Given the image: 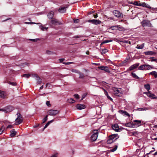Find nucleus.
<instances>
[{
	"mask_svg": "<svg viewBox=\"0 0 157 157\" xmlns=\"http://www.w3.org/2000/svg\"><path fill=\"white\" fill-rule=\"evenodd\" d=\"M17 117L15 120V124L18 125L20 124L22 122L23 119L22 116L20 113H17Z\"/></svg>",
	"mask_w": 157,
	"mask_h": 157,
	"instance_id": "f257e3e1",
	"label": "nucleus"
},
{
	"mask_svg": "<svg viewBox=\"0 0 157 157\" xmlns=\"http://www.w3.org/2000/svg\"><path fill=\"white\" fill-rule=\"evenodd\" d=\"M98 132L97 130H94L93 131V134L91 136L90 139L91 141H94L97 139Z\"/></svg>",
	"mask_w": 157,
	"mask_h": 157,
	"instance_id": "f03ea898",
	"label": "nucleus"
},
{
	"mask_svg": "<svg viewBox=\"0 0 157 157\" xmlns=\"http://www.w3.org/2000/svg\"><path fill=\"white\" fill-rule=\"evenodd\" d=\"M13 109V107L11 106H8L3 108L0 109V111L5 113L10 112Z\"/></svg>",
	"mask_w": 157,
	"mask_h": 157,
	"instance_id": "7ed1b4c3",
	"label": "nucleus"
},
{
	"mask_svg": "<svg viewBox=\"0 0 157 157\" xmlns=\"http://www.w3.org/2000/svg\"><path fill=\"white\" fill-rule=\"evenodd\" d=\"M59 113V111L58 110L50 109L49 110L48 112V114L52 116H54L58 114Z\"/></svg>",
	"mask_w": 157,
	"mask_h": 157,
	"instance_id": "20e7f679",
	"label": "nucleus"
},
{
	"mask_svg": "<svg viewBox=\"0 0 157 157\" xmlns=\"http://www.w3.org/2000/svg\"><path fill=\"white\" fill-rule=\"evenodd\" d=\"M113 13L115 16L117 17L122 18L123 17V14L118 10H114L113 11Z\"/></svg>",
	"mask_w": 157,
	"mask_h": 157,
	"instance_id": "39448f33",
	"label": "nucleus"
},
{
	"mask_svg": "<svg viewBox=\"0 0 157 157\" xmlns=\"http://www.w3.org/2000/svg\"><path fill=\"white\" fill-rule=\"evenodd\" d=\"M87 22L95 25H98L101 23V21L97 19L89 20L87 21Z\"/></svg>",
	"mask_w": 157,
	"mask_h": 157,
	"instance_id": "423d86ee",
	"label": "nucleus"
},
{
	"mask_svg": "<svg viewBox=\"0 0 157 157\" xmlns=\"http://www.w3.org/2000/svg\"><path fill=\"white\" fill-rule=\"evenodd\" d=\"M133 4L135 5L139 6H142L144 7H147V6L146 5V4L144 2H141L140 1L134 2Z\"/></svg>",
	"mask_w": 157,
	"mask_h": 157,
	"instance_id": "0eeeda50",
	"label": "nucleus"
},
{
	"mask_svg": "<svg viewBox=\"0 0 157 157\" xmlns=\"http://www.w3.org/2000/svg\"><path fill=\"white\" fill-rule=\"evenodd\" d=\"M134 123L133 124V127H138L141 125V121L135 120L133 121Z\"/></svg>",
	"mask_w": 157,
	"mask_h": 157,
	"instance_id": "6e6552de",
	"label": "nucleus"
},
{
	"mask_svg": "<svg viewBox=\"0 0 157 157\" xmlns=\"http://www.w3.org/2000/svg\"><path fill=\"white\" fill-rule=\"evenodd\" d=\"M98 68L100 70L105 71L106 72H110L109 69L107 66H100L98 67Z\"/></svg>",
	"mask_w": 157,
	"mask_h": 157,
	"instance_id": "1a4fd4ad",
	"label": "nucleus"
},
{
	"mask_svg": "<svg viewBox=\"0 0 157 157\" xmlns=\"http://www.w3.org/2000/svg\"><path fill=\"white\" fill-rule=\"evenodd\" d=\"M6 96V93L4 91L0 90V98H5Z\"/></svg>",
	"mask_w": 157,
	"mask_h": 157,
	"instance_id": "9d476101",
	"label": "nucleus"
},
{
	"mask_svg": "<svg viewBox=\"0 0 157 157\" xmlns=\"http://www.w3.org/2000/svg\"><path fill=\"white\" fill-rule=\"evenodd\" d=\"M148 97L152 99H155L157 98L155 94H151L150 91H148Z\"/></svg>",
	"mask_w": 157,
	"mask_h": 157,
	"instance_id": "9b49d317",
	"label": "nucleus"
},
{
	"mask_svg": "<svg viewBox=\"0 0 157 157\" xmlns=\"http://www.w3.org/2000/svg\"><path fill=\"white\" fill-rule=\"evenodd\" d=\"M157 10V8L151 7L150 6L148 5V11H150L151 13L155 12Z\"/></svg>",
	"mask_w": 157,
	"mask_h": 157,
	"instance_id": "f8f14e48",
	"label": "nucleus"
},
{
	"mask_svg": "<svg viewBox=\"0 0 157 157\" xmlns=\"http://www.w3.org/2000/svg\"><path fill=\"white\" fill-rule=\"evenodd\" d=\"M77 109H85L86 108L85 106L84 105H81L78 104L76 105V106Z\"/></svg>",
	"mask_w": 157,
	"mask_h": 157,
	"instance_id": "ddd939ff",
	"label": "nucleus"
},
{
	"mask_svg": "<svg viewBox=\"0 0 157 157\" xmlns=\"http://www.w3.org/2000/svg\"><path fill=\"white\" fill-rule=\"evenodd\" d=\"M139 63H136L132 65L129 68V70L132 71L133 70L136 68L138 67V66L139 65Z\"/></svg>",
	"mask_w": 157,
	"mask_h": 157,
	"instance_id": "4468645a",
	"label": "nucleus"
},
{
	"mask_svg": "<svg viewBox=\"0 0 157 157\" xmlns=\"http://www.w3.org/2000/svg\"><path fill=\"white\" fill-rule=\"evenodd\" d=\"M112 128L113 129L116 131H119V128L118 124H115L112 125Z\"/></svg>",
	"mask_w": 157,
	"mask_h": 157,
	"instance_id": "2eb2a0df",
	"label": "nucleus"
},
{
	"mask_svg": "<svg viewBox=\"0 0 157 157\" xmlns=\"http://www.w3.org/2000/svg\"><path fill=\"white\" fill-rule=\"evenodd\" d=\"M67 8V7H60L59 10L58 11L59 12L61 13H65L66 11V9Z\"/></svg>",
	"mask_w": 157,
	"mask_h": 157,
	"instance_id": "dca6fc26",
	"label": "nucleus"
},
{
	"mask_svg": "<svg viewBox=\"0 0 157 157\" xmlns=\"http://www.w3.org/2000/svg\"><path fill=\"white\" fill-rule=\"evenodd\" d=\"M51 22L52 24L54 25H58L60 24V22H59L57 19L55 18L52 19L51 20Z\"/></svg>",
	"mask_w": 157,
	"mask_h": 157,
	"instance_id": "f3484780",
	"label": "nucleus"
},
{
	"mask_svg": "<svg viewBox=\"0 0 157 157\" xmlns=\"http://www.w3.org/2000/svg\"><path fill=\"white\" fill-rule=\"evenodd\" d=\"M54 13L53 11L50 12L48 14V17L49 18L52 19L53 17Z\"/></svg>",
	"mask_w": 157,
	"mask_h": 157,
	"instance_id": "a211bd4d",
	"label": "nucleus"
},
{
	"mask_svg": "<svg viewBox=\"0 0 157 157\" xmlns=\"http://www.w3.org/2000/svg\"><path fill=\"white\" fill-rule=\"evenodd\" d=\"M119 112L121 113L122 114H124V115H127L128 117L130 116L129 114L125 111L121 110L119 111Z\"/></svg>",
	"mask_w": 157,
	"mask_h": 157,
	"instance_id": "6ab92c4d",
	"label": "nucleus"
},
{
	"mask_svg": "<svg viewBox=\"0 0 157 157\" xmlns=\"http://www.w3.org/2000/svg\"><path fill=\"white\" fill-rule=\"evenodd\" d=\"M16 132L14 129H13L10 132V136L11 137H13L16 135Z\"/></svg>",
	"mask_w": 157,
	"mask_h": 157,
	"instance_id": "aec40b11",
	"label": "nucleus"
},
{
	"mask_svg": "<svg viewBox=\"0 0 157 157\" xmlns=\"http://www.w3.org/2000/svg\"><path fill=\"white\" fill-rule=\"evenodd\" d=\"M34 76L36 78V80L37 81V82L39 84H40L41 82V79L37 75H34Z\"/></svg>",
	"mask_w": 157,
	"mask_h": 157,
	"instance_id": "412c9836",
	"label": "nucleus"
},
{
	"mask_svg": "<svg viewBox=\"0 0 157 157\" xmlns=\"http://www.w3.org/2000/svg\"><path fill=\"white\" fill-rule=\"evenodd\" d=\"M118 137V135L117 134H113L111 135L110 136H109V138L110 139H112L113 140L115 138H116L115 139H117V137Z\"/></svg>",
	"mask_w": 157,
	"mask_h": 157,
	"instance_id": "4be33fe9",
	"label": "nucleus"
},
{
	"mask_svg": "<svg viewBox=\"0 0 157 157\" xmlns=\"http://www.w3.org/2000/svg\"><path fill=\"white\" fill-rule=\"evenodd\" d=\"M146 67H147V65H142L139 67V69L140 70H144L145 69Z\"/></svg>",
	"mask_w": 157,
	"mask_h": 157,
	"instance_id": "5701e85b",
	"label": "nucleus"
},
{
	"mask_svg": "<svg viewBox=\"0 0 157 157\" xmlns=\"http://www.w3.org/2000/svg\"><path fill=\"white\" fill-rule=\"evenodd\" d=\"M149 75H154L155 78L157 77V72L155 71H152L149 73Z\"/></svg>",
	"mask_w": 157,
	"mask_h": 157,
	"instance_id": "b1692460",
	"label": "nucleus"
},
{
	"mask_svg": "<svg viewBox=\"0 0 157 157\" xmlns=\"http://www.w3.org/2000/svg\"><path fill=\"white\" fill-rule=\"evenodd\" d=\"M142 24L144 27L147 26V21L146 20H143L142 22Z\"/></svg>",
	"mask_w": 157,
	"mask_h": 157,
	"instance_id": "393cba45",
	"label": "nucleus"
},
{
	"mask_svg": "<svg viewBox=\"0 0 157 157\" xmlns=\"http://www.w3.org/2000/svg\"><path fill=\"white\" fill-rule=\"evenodd\" d=\"M116 28H117V29L120 31H122L124 30V28L120 25H116Z\"/></svg>",
	"mask_w": 157,
	"mask_h": 157,
	"instance_id": "a878e982",
	"label": "nucleus"
},
{
	"mask_svg": "<svg viewBox=\"0 0 157 157\" xmlns=\"http://www.w3.org/2000/svg\"><path fill=\"white\" fill-rule=\"evenodd\" d=\"M124 125L127 127H133V124H132L131 122H128L127 123H126Z\"/></svg>",
	"mask_w": 157,
	"mask_h": 157,
	"instance_id": "bb28decb",
	"label": "nucleus"
},
{
	"mask_svg": "<svg viewBox=\"0 0 157 157\" xmlns=\"http://www.w3.org/2000/svg\"><path fill=\"white\" fill-rule=\"evenodd\" d=\"M53 120H52L50 121H48L46 123V124L45 125V126L43 128V130H44V129H45V128H46L50 124V123H52V122H53Z\"/></svg>",
	"mask_w": 157,
	"mask_h": 157,
	"instance_id": "cd10ccee",
	"label": "nucleus"
},
{
	"mask_svg": "<svg viewBox=\"0 0 157 157\" xmlns=\"http://www.w3.org/2000/svg\"><path fill=\"white\" fill-rule=\"evenodd\" d=\"M114 94L117 96L119 95V91L117 90V89H115L114 90Z\"/></svg>",
	"mask_w": 157,
	"mask_h": 157,
	"instance_id": "c85d7f7f",
	"label": "nucleus"
},
{
	"mask_svg": "<svg viewBox=\"0 0 157 157\" xmlns=\"http://www.w3.org/2000/svg\"><path fill=\"white\" fill-rule=\"evenodd\" d=\"M8 83L12 86H16L17 85V84L15 82H11L10 81H9L8 82Z\"/></svg>",
	"mask_w": 157,
	"mask_h": 157,
	"instance_id": "c756f323",
	"label": "nucleus"
},
{
	"mask_svg": "<svg viewBox=\"0 0 157 157\" xmlns=\"http://www.w3.org/2000/svg\"><path fill=\"white\" fill-rule=\"evenodd\" d=\"M108 52L106 48L102 49L101 51V53L102 55L105 54Z\"/></svg>",
	"mask_w": 157,
	"mask_h": 157,
	"instance_id": "7c9ffc66",
	"label": "nucleus"
},
{
	"mask_svg": "<svg viewBox=\"0 0 157 157\" xmlns=\"http://www.w3.org/2000/svg\"><path fill=\"white\" fill-rule=\"evenodd\" d=\"M78 74L79 75V78H84V75L82 73H81L79 71V73H78Z\"/></svg>",
	"mask_w": 157,
	"mask_h": 157,
	"instance_id": "2f4dec72",
	"label": "nucleus"
},
{
	"mask_svg": "<svg viewBox=\"0 0 157 157\" xmlns=\"http://www.w3.org/2000/svg\"><path fill=\"white\" fill-rule=\"evenodd\" d=\"M112 41V40H105L103 41L101 44V45H102L103 44H105V43H107L109 42H110Z\"/></svg>",
	"mask_w": 157,
	"mask_h": 157,
	"instance_id": "473e14b6",
	"label": "nucleus"
},
{
	"mask_svg": "<svg viewBox=\"0 0 157 157\" xmlns=\"http://www.w3.org/2000/svg\"><path fill=\"white\" fill-rule=\"evenodd\" d=\"M144 46V44H143L141 45H137L136 48L138 49H142Z\"/></svg>",
	"mask_w": 157,
	"mask_h": 157,
	"instance_id": "72a5a7b5",
	"label": "nucleus"
},
{
	"mask_svg": "<svg viewBox=\"0 0 157 157\" xmlns=\"http://www.w3.org/2000/svg\"><path fill=\"white\" fill-rule=\"evenodd\" d=\"M31 76L30 74H24L22 76L23 77H26L27 78H29V77Z\"/></svg>",
	"mask_w": 157,
	"mask_h": 157,
	"instance_id": "f704fd0d",
	"label": "nucleus"
},
{
	"mask_svg": "<svg viewBox=\"0 0 157 157\" xmlns=\"http://www.w3.org/2000/svg\"><path fill=\"white\" fill-rule=\"evenodd\" d=\"M71 71L72 72L75 73H79V71L78 70L75 69H71Z\"/></svg>",
	"mask_w": 157,
	"mask_h": 157,
	"instance_id": "c9c22d12",
	"label": "nucleus"
},
{
	"mask_svg": "<svg viewBox=\"0 0 157 157\" xmlns=\"http://www.w3.org/2000/svg\"><path fill=\"white\" fill-rule=\"evenodd\" d=\"M5 127L4 126H2L0 129V135H1Z\"/></svg>",
	"mask_w": 157,
	"mask_h": 157,
	"instance_id": "e433bc0d",
	"label": "nucleus"
},
{
	"mask_svg": "<svg viewBox=\"0 0 157 157\" xmlns=\"http://www.w3.org/2000/svg\"><path fill=\"white\" fill-rule=\"evenodd\" d=\"M68 101L69 103H72L75 102V101L72 98H70L68 100Z\"/></svg>",
	"mask_w": 157,
	"mask_h": 157,
	"instance_id": "4c0bfd02",
	"label": "nucleus"
},
{
	"mask_svg": "<svg viewBox=\"0 0 157 157\" xmlns=\"http://www.w3.org/2000/svg\"><path fill=\"white\" fill-rule=\"evenodd\" d=\"M150 59L149 60L151 61H155L157 63V59H155L154 57L150 58Z\"/></svg>",
	"mask_w": 157,
	"mask_h": 157,
	"instance_id": "58836bf2",
	"label": "nucleus"
},
{
	"mask_svg": "<svg viewBox=\"0 0 157 157\" xmlns=\"http://www.w3.org/2000/svg\"><path fill=\"white\" fill-rule=\"evenodd\" d=\"M113 142L112 139H110V138L107 140V143L108 144H110Z\"/></svg>",
	"mask_w": 157,
	"mask_h": 157,
	"instance_id": "ea45409f",
	"label": "nucleus"
},
{
	"mask_svg": "<svg viewBox=\"0 0 157 157\" xmlns=\"http://www.w3.org/2000/svg\"><path fill=\"white\" fill-rule=\"evenodd\" d=\"M46 53L47 54L51 55L53 54V53L52 52H51V51H49L48 50H47L46 51Z\"/></svg>",
	"mask_w": 157,
	"mask_h": 157,
	"instance_id": "a19ab883",
	"label": "nucleus"
},
{
	"mask_svg": "<svg viewBox=\"0 0 157 157\" xmlns=\"http://www.w3.org/2000/svg\"><path fill=\"white\" fill-rule=\"evenodd\" d=\"M25 23L26 24H40V23H36L33 22H25Z\"/></svg>",
	"mask_w": 157,
	"mask_h": 157,
	"instance_id": "79ce46f5",
	"label": "nucleus"
},
{
	"mask_svg": "<svg viewBox=\"0 0 157 157\" xmlns=\"http://www.w3.org/2000/svg\"><path fill=\"white\" fill-rule=\"evenodd\" d=\"M40 28L41 29V30L42 31H44L46 30H47L48 29V28H46L45 27H44L42 26H40Z\"/></svg>",
	"mask_w": 157,
	"mask_h": 157,
	"instance_id": "37998d69",
	"label": "nucleus"
},
{
	"mask_svg": "<svg viewBox=\"0 0 157 157\" xmlns=\"http://www.w3.org/2000/svg\"><path fill=\"white\" fill-rule=\"evenodd\" d=\"M48 115L46 116L43 119V123L45 122L48 120Z\"/></svg>",
	"mask_w": 157,
	"mask_h": 157,
	"instance_id": "c03bdc74",
	"label": "nucleus"
},
{
	"mask_svg": "<svg viewBox=\"0 0 157 157\" xmlns=\"http://www.w3.org/2000/svg\"><path fill=\"white\" fill-rule=\"evenodd\" d=\"M117 148V145H115V147L113 149L110 150V151L111 152H114L116 150Z\"/></svg>",
	"mask_w": 157,
	"mask_h": 157,
	"instance_id": "a18cd8bd",
	"label": "nucleus"
},
{
	"mask_svg": "<svg viewBox=\"0 0 157 157\" xmlns=\"http://www.w3.org/2000/svg\"><path fill=\"white\" fill-rule=\"evenodd\" d=\"M155 53L152 51H148V55H152L155 54Z\"/></svg>",
	"mask_w": 157,
	"mask_h": 157,
	"instance_id": "49530a36",
	"label": "nucleus"
},
{
	"mask_svg": "<svg viewBox=\"0 0 157 157\" xmlns=\"http://www.w3.org/2000/svg\"><path fill=\"white\" fill-rule=\"evenodd\" d=\"M132 76L136 78H138L139 77L137 76L135 73H132Z\"/></svg>",
	"mask_w": 157,
	"mask_h": 157,
	"instance_id": "de8ad7c7",
	"label": "nucleus"
},
{
	"mask_svg": "<svg viewBox=\"0 0 157 157\" xmlns=\"http://www.w3.org/2000/svg\"><path fill=\"white\" fill-rule=\"evenodd\" d=\"M102 89L103 90L104 92V93H105V95H106V96H108V95H109L108 93L107 92L105 89H103V88H102Z\"/></svg>",
	"mask_w": 157,
	"mask_h": 157,
	"instance_id": "09e8293b",
	"label": "nucleus"
},
{
	"mask_svg": "<svg viewBox=\"0 0 157 157\" xmlns=\"http://www.w3.org/2000/svg\"><path fill=\"white\" fill-rule=\"evenodd\" d=\"M63 63L66 64V65H69L71 64H74V63L73 62H67V63Z\"/></svg>",
	"mask_w": 157,
	"mask_h": 157,
	"instance_id": "8fccbe9b",
	"label": "nucleus"
},
{
	"mask_svg": "<svg viewBox=\"0 0 157 157\" xmlns=\"http://www.w3.org/2000/svg\"><path fill=\"white\" fill-rule=\"evenodd\" d=\"M46 104L48 106H51V105L50 104V101H46Z\"/></svg>",
	"mask_w": 157,
	"mask_h": 157,
	"instance_id": "3c124183",
	"label": "nucleus"
},
{
	"mask_svg": "<svg viewBox=\"0 0 157 157\" xmlns=\"http://www.w3.org/2000/svg\"><path fill=\"white\" fill-rule=\"evenodd\" d=\"M29 64H28V63H22V64H21L20 66H25V65L28 66Z\"/></svg>",
	"mask_w": 157,
	"mask_h": 157,
	"instance_id": "603ef678",
	"label": "nucleus"
},
{
	"mask_svg": "<svg viewBox=\"0 0 157 157\" xmlns=\"http://www.w3.org/2000/svg\"><path fill=\"white\" fill-rule=\"evenodd\" d=\"M74 96L76 99H78L79 98V96L78 94H75L74 95Z\"/></svg>",
	"mask_w": 157,
	"mask_h": 157,
	"instance_id": "864d4df0",
	"label": "nucleus"
},
{
	"mask_svg": "<svg viewBox=\"0 0 157 157\" xmlns=\"http://www.w3.org/2000/svg\"><path fill=\"white\" fill-rule=\"evenodd\" d=\"M95 12V11L94 10H92V11H90L88 12V14H91L94 13Z\"/></svg>",
	"mask_w": 157,
	"mask_h": 157,
	"instance_id": "5fc2aeb1",
	"label": "nucleus"
},
{
	"mask_svg": "<svg viewBox=\"0 0 157 157\" xmlns=\"http://www.w3.org/2000/svg\"><path fill=\"white\" fill-rule=\"evenodd\" d=\"M81 37V36H80L77 35V36H74V37H73V38H79Z\"/></svg>",
	"mask_w": 157,
	"mask_h": 157,
	"instance_id": "6e6d98bb",
	"label": "nucleus"
},
{
	"mask_svg": "<svg viewBox=\"0 0 157 157\" xmlns=\"http://www.w3.org/2000/svg\"><path fill=\"white\" fill-rule=\"evenodd\" d=\"M38 40V39H29V40H32L33 42L37 41V40Z\"/></svg>",
	"mask_w": 157,
	"mask_h": 157,
	"instance_id": "4d7b16f0",
	"label": "nucleus"
},
{
	"mask_svg": "<svg viewBox=\"0 0 157 157\" xmlns=\"http://www.w3.org/2000/svg\"><path fill=\"white\" fill-rule=\"evenodd\" d=\"M115 28H116V26H111L110 28V29H112V30H114V29H115Z\"/></svg>",
	"mask_w": 157,
	"mask_h": 157,
	"instance_id": "13d9d810",
	"label": "nucleus"
},
{
	"mask_svg": "<svg viewBox=\"0 0 157 157\" xmlns=\"http://www.w3.org/2000/svg\"><path fill=\"white\" fill-rule=\"evenodd\" d=\"M57 153L55 154L52 155L51 157H57Z\"/></svg>",
	"mask_w": 157,
	"mask_h": 157,
	"instance_id": "bf43d9fd",
	"label": "nucleus"
},
{
	"mask_svg": "<svg viewBox=\"0 0 157 157\" xmlns=\"http://www.w3.org/2000/svg\"><path fill=\"white\" fill-rule=\"evenodd\" d=\"M79 21V20L78 19H76V20H75L74 21V22L75 23H78Z\"/></svg>",
	"mask_w": 157,
	"mask_h": 157,
	"instance_id": "052dcab7",
	"label": "nucleus"
},
{
	"mask_svg": "<svg viewBox=\"0 0 157 157\" xmlns=\"http://www.w3.org/2000/svg\"><path fill=\"white\" fill-rule=\"evenodd\" d=\"M153 68V67L150 65H148V70Z\"/></svg>",
	"mask_w": 157,
	"mask_h": 157,
	"instance_id": "680f3d73",
	"label": "nucleus"
},
{
	"mask_svg": "<svg viewBox=\"0 0 157 157\" xmlns=\"http://www.w3.org/2000/svg\"><path fill=\"white\" fill-rule=\"evenodd\" d=\"M93 16L94 17V18H97L98 16V15L96 13V14H94Z\"/></svg>",
	"mask_w": 157,
	"mask_h": 157,
	"instance_id": "e2e57ef3",
	"label": "nucleus"
},
{
	"mask_svg": "<svg viewBox=\"0 0 157 157\" xmlns=\"http://www.w3.org/2000/svg\"><path fill=\"white\" fill-rule=\"evenodd\" d=\"M13 127V126L12 125H9L7 127V128H12Z\"/></svg>",
	"mask_w": 157,
	"mask_h": 157,
	"instance_id": "0e129e2a",
	"label": "nucleus"
},
{
	"mask_svg": "<svg viewBox=\"0 0 157 157\" xmlns=\"http://www.w3.org/2000/svg\"><path fill=\"white\" fill-rule=\"evenodd\" d=\"M107 97L108 99H109L111 101H112L113 100V99L110 97H109V95L107 96Z\"/></svg>",
	"mask_w": 157,
	"mask_h": 157,
	"instance_id": "69168bd1",
	"label": "nucleus"
},
{
	"mask_svg": "<svg viewBox=\"0 0 157 157\" xmlns=\"http://www.w3.org/2000/svg\"><path fill=\"white\" fill-rule=\"evenodd\" d=\"M147 25H148V26H150V27L151 26V23L148 22V21Z\"/></svg>",
	"mask_w": 157,
	"mask_h": 157,
	"instance_id": "338daca9",
	"label": "nucleus"
},
{
	"mask_svg": "<svg viewBox=\"0 0 157 157\" xmlns=\"http://www.w3.org/2000/svg\"><path fill=\"white\" fill-rule=\"evenodd\" d=\"M64 59H59V60L60 62H62L64 60Z\"/></svg>",
	"mask_w": 157,
	"mask_h": 157,
	"instance_id": "774afa93",
	"label": "nucleus"
}]
</instances>
